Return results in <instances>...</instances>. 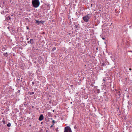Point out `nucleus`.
<instances>
[{
	"mask_svg": "<svg viewBox=\"0 0 132 132\" xmlns=\"http://www.w3.org/2000/svg\"><path fill=\"white\" fill-rule=\"evenodd\" d=\"M64 132H72V131L69 127L67 126L64 128Z\"/></svg>",
	"mask_w": 132,
	"mask_h": 132,
	"instance_id": "7ed1b4c3",
	"label": "nucleus"
},
{
	"mask_svg": "<svg viewBox=\"0 0 132 132\" xmlns=\"http://www.w3.org/2000/svg\"><path fill=\"white\" fill-rule=\"evenodd\" d=\"M28 39H29V38H27V40H28Z\"/></svg>",
	"mask_w": 132,
	"mask_h": 132,
	"instance_id": "bb28decb",
	"label": "nucleus"
},
{
	"mask_svg": "<svg viewBox=\"0 0 132 132\" xmlns=\"http://www.w3.org/2000/svg\"><path fill=\"white\" fill-rule=\"evenodd\" d=\"M7 49V48H5L4 47H3V48L2 49V50L3 51H4L5 50H6Z\"/></svg>",
	"mask_w": 132,
	"mask_h": 132,
	"instance_id": "9d476101",
	"label": "nucleus"
},
{
	"mask_svg": "<svg viewBox=\"0 0 132 132\" xmlns=\"http://www.w3.org/2000/svg\"><path fill=\"white\" fill-rule=\"evenodd\" d=\"M44 21H42V23H44Z\"/></svg>",
	"mask_w": 132,
	"mask_h": 132,
	"instance_id": "b1692460",
	"label": "nucleus"
},
{
	"mask_svg": "<svg viewBox=\"0 0 132 132\" xmlns=\"http://www.w3.org/2000/svg\"><path fill=\"white\" fill-rule=\"evenodd\" d=\"M33 40L32 39H31L30 40L28 41L27 43L28 44L30 43L31 44H33L34 43Z\"/></svg>",
	"mask_w": 132,
	"mask_h": 132,
	"instance_id": "423d86ee",
	"label": "nucleus"
},
{
	"mask_svg": "<svg viewBox=\"0 0 132 132\" xmlns=\"http://www.w3.org/2000/svg\"><path fill=\"white\" fill-rule=\"evenodd\" d=\"M96 91L98 93H100L101 92L100 90L99 89H97Z\"/></svg>",
	"mask_w": 132,
	"mask_h": 132,
	"instance_id": "9b49d317",
	"label": "nucleus"
},
{
	"mask_svg": "<svg viewBox=\"0 0 132 132\" xmlns=\"http://www.w3.org/2000/svg\"><path fill=\"white\" fill-rule=\"evenodd\" d=\"M7 126L8 127H10L11 126V124L10 123H8L7 125Z\"/></svg>",
	"mask_w": 132,
	"mask_h": 132,
	"instance_id": "f8f14e48",
	"label": "nucleus"
},
{
	"mask_svg": "<svg viewBox=\"0 0 132 132\" xmlns=\"http://www.w3.org/2000/svg\"><path fill=\"white\" fill-rule=\"evenodd\" d=\"M102 38L103 40H104L105 39V38L104 37H102Z\"/></svg>",
	"mask_w": 132,
	"mask_h": 132,
	"instance_id": "a211bd4d",
	"label": "nucleus"
},
{
	"mask_svg": "<svg viewBox=\"0 0 132 132\" xmlns=\"http://www.w3.org/2000/svg\"><path fill=\"white\" fill-rule=\"evenodd\" d=\"M55 48H53V50H55Z\"/></svg>",
	"mask_w": 132,
	"mask_h": 132,
	"instance_id": "412c9836",
	"label": "nucleus"
},
{
	"mask_svg": "<svg viewBox=\"0 0 132 132\" xmlns=\"http://www.w3.org/2000/svg\"><path fill=\"white\" fill-rule=\"evenodd\" d=\"M8 11L6 10H3L2 12L1 13L2 14H5L7 13V12H8Z\"/></svg>",
	"mask_w": 132,
	"mask_h": 132,
	"instance_id": "0eeeda50",
	"label": "nucleus"
},
{
	"mask_svg": "<svg viewBox=\"0 0 132 132\" xmlns=\"http://www.w3.org/2000/svg\"><path fill=\"white\" fill-rule=\"evenodd\" d=\"M27 29H29V28L28 27H27Z\"/></svg>",
	"mask_w": 132,
	"mask_h": 132,
	"instance_id": "6ab92c4d",
	"label": "nucleus"
},
{
	"mask_svg": "<svg viewBox=\"0 0 132 132\" xmlns=\"http://www.w3.org/2000/svg\"><path fill=\"white\" fill-rule=\"evenodd\" d=\"M55 122V120H53L52 121V123H53V125L54 124Z\"/></svg>",
	"mask_w": 132,
	"mask_h": 132,
	"instance_id": "dca6fc26",
	"label": "nucleus"
},
{
	"mask_svg": "<svg viewBox=\"0 0 132 132\" xmlns=\"http://www.w3.org/2000/svg\"><path fill=\"white\" fill-rule=\"evenodd\" d=\"M32 84L34 85L35 84V82H34L33 81V82H32Z\"/></svg>",
	"mask_w": 132,
	"mask_h": 132,
	"instance_id": "f3484780",
	"label": "nucleus"
},
{
	"mask_svg": "<svg viewBox=\"0 0 132 132\" xmlns=\"http://www.w3.org/2000/svg\"><path fill=\"white\" fill-rule=\"evenodd\" d=\"M129 70H131V68H129Z\"/></svg>",
	"mask_w": 132,
	"mask_h": 132,
	"instance_id": "393cba45",
	"label": "nucleus"
},
{
	"mask_svg": "<svg viewBox=\"0 0 132 132\" xmlns=\"http://www.w3.org/2000/svg\"><path fill=\"white\" fill-rule=\"evenodd\" d=\"M74 128H76V126H75V127H74Z\"/></svg>",
	"mask_w": 132,
	"mask_h": 132,
	"instance_id": "a878e982",
	"label": "nucleus"
},
{
	"mask_svg": "<svg viewBox=\"0 0 132 132\" xmlns=\"http://www.w3.org/2000/svg\"><path fill=\"white\" fill-rule=\"evenodd\" d=\"M53 125H52L50 127H53Z\"/></svg>",
	"mask_w": 132,
	"mask_h": 132,
	"instance_id": "4be33fe9",
	"label": "nucleus"
},
{
	"mask_svg": "<svg viewBox=\"0 0 132 132\" xmlns=\"http://www.w3.org/2000/svg\"><path fill=\"white\" fill-rule=\"evenodd\" d=\"M101 65L103 66H105V64L104 63H102Z\"/></svg>",
	"mask_w": 132,
	"mask_h": 132,
	"instance_id": "4468645a",
	"label": "nucleus"
},
{
	"mask_svg": "<svg viewBox=\"0 0 132 132\" xmlns=\"http://www.w3.org/2000/svg\"><path fill=\"white\" fill-rule=\"evenodd\" d=\"M36 23H38V24L39 23H42V21H39L37 20H36Z\"/></svg>",
	"mask_w": 132,
	"mask_h": 132,
	"instance_id": "6e6552de",
	"label": "nucleus"
},
{
	"mask_svg": "<svg viewBox=\"0 0 132 132\" xmlns=\"http://www.w3.org/2000/svg\"><path fill=\"white\" fill-rule=\"evenodd\" d=\"M103 86H105V85H103Z\"/></svg>",
	"mask_w": 132,
	"mask_h": 132,
	"instance_id": "c756f323",
	"label": "nucleus"
},
{
	"mask_svg": "<svg viewBox=\"0 0 132 132\" xmlns=\"http://www.w3.org/2000/svg\"><path fill=\"white\" fill-rule=\"evenodd\" d=\"M2 122L4 123V124H5L6 123V121L5 120H3L2 121Z\"/></svg>",
	"mask_w": 132,
	"mask_h": 132,
	"instance_id": "2eb2a0df",
	"label": "nucleus"
},
{
	"mask_svg": "<svg viewBox=\"0 0 132 132\" xmlns=\"http://www.w3.org/2000/svg\"><path fill=\"white\" fill-rule=\"evenodd\" d=\"M54 110H53V112H54Z\"/></svg>",
	"mask_w": 132,
	"mask_h": 132,
	"instance_id": "c85d7f7f",
	"label": "nucleus"
},
{
	"mask_svg": "<svg viewBox=\"0 0 132 132\" xmlns=\"http://www.w3.org/2000/svg\"><path fill=\"white\" fill-rule=\"evenodd\" d=\"M0 6L3 8H6V7H4V2L2 0H0Z\"/></svg>",
	"mask_w": 132,
	"mask_h": 132,
	"instance_id": "20e7f679",
	"label": "nucleus"
},
{
	"mask_svg": "<svg viewBox=\"0 0 132 132\" xmlns=\"http://www.w3.org/2000/svg\"><path fill=\"white\" fill-rule=\"evenodd\" d=\"M32 3L34 7L37 8L39 6L40 2L39 0H32Z\"/></svg>",
	"mask_w": 132,
	"mask_h": 132,
	"instance_id": "f257e3e1",
	"label": "nucleus"
},
{
	"mask_svg": "<svg viewBox=\"0 0 132 132\" xmlns=\"http://www.w3.org/2000/svg\"><path fill=\"white\" fill-rule=\"evenodd\" d=\"M31 93L32 94H34V92H32V93Z\"/></svg>",
	"mask_w": 132,
	"mask_h": 132,
	"instance_id": "aec40b11",
	"label": "nucleus"
},
{
	"mask_svg": "<svg viewBox=\"0 0 132 132\" xmlns=\"http://www.w3.org/2000/svg\"><path fill=\"white\" fill-rule=\"evenodd\" d=\"M44 118V116L42 114H41L39 118V121H42Z\"/></svg>",
	"mask_w": 132,
	"mask_h": 132,
	"instance_id": "39448f33",
	"label": "nucleus"
},
{
	"mask_svg": "<svg viewBox=\"0 0 132 132\" xmlns=\"http://www.w3.org/2000/svg\"><path fill=\"white\" fill-rule=\"evenodd\" d=\"M8 53L7 52H6L5 53H3V55L7 57L8 55Z\"/></svg>",
	"mask_w": 132,
	"mask_h": 132,
	"instance_id": "1a4fd4ad",
	"label": "nucleus"
},
{
	"mask_svg": "<svg viewBox=\"0 0 132 132\" xmlns=\"http://www.w3.org/2000/svg\"><path fill=\"white\" fill-rule=\"evenodd\" d=\"M103 80L104 81H105V80L104 79H103Z\"/></svg>",
	"mask_w": 132,
	"mask_h": 132,
	"instance_id": "5701e85b",
	"label": "nucleus"
},
{
	"mask_svg": "<svg viewBox=\"0 0 132 132\" xmlns=\"http://www.w3.org/2000/svg\"><path fill=\"white\" fill-rule=\"evenodd\" d=\"M90 16L89 14H88L83 17V19L84 21L86 22L89 21Z\"/></svg>",
	"mask_w": 132,
	"mask_h": 132,
	"instance_id": "f03ea898",
	"label": "nucleus"
},
{
	"mask_svg": "<svg viewBox=\"0 0 132 132\" xmlns=\"http://www.w3.org/2000/svg\"><path fill=\"white\" fill-rule=\"evenodd\" d=\"M6 18H7V20H10L11 18L10 17L8 16V17H7Z\"/></svg>",
	"mask_w": 132,
	"mask_h": 132,
	"instance_id": "ddd939ff",
	"label": "nucleus"
},
{
	"mask_svg": "<svg viewBox=\"0 0 132 132\" xmlns=\"http://www.w3.org/2000/svg\"><path fill=\"white\" fill-rule=\"evenodd\" d=\"M7 28H8V29H9V27H8Z\"/></svg>",
	"mask_w": 132,
	"mask_h": 132,
	"instance_id": "cd10ccee",
	"label": "nucleus"
}]
</instances>
